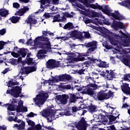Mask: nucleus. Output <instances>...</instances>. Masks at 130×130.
I'll list each match as a JSON object with an SVG mask.
<instances>
[{"label":"nucleus","instance_id":"72a5a7b5","mask_svg":"<svg viewBox=\"0 0 130 130\" xmlns=\"http://www.w3.org/2000/svg\"><path fill=\"white\" fill-rule=\"evenodd\" d=\"M75 38L76 39H80V40L84 39V36H83V32L77 31V34Z\"/></svg>","mask_w":130,"mask_h":130},{"label":"nucleus","instance_id":"49530a36","mask_svg":"<svg viewBox=\"0 0 130 130\" xmlns=\"http://www.w3.org/2000/svg\"><path fill=\"white\" fill-rule=\"evenodd\" d=\"M6 44H7V42H4L3 41H0V50L4 49V47Z\"/></svg>","mask_w":130,"mask_h":130},{"label":"nucleus","instance_id":"6e6552de","mask_svg":"<svg viewBox=\"0 0 130 130\" xmlns=\"http://www.w3.org/2000/svg\"><path fill=\"white\" fill-rule=\"evenodd\" d=\"M76 127L79 130H87V122L85 118L82 117L80 120L76 123Z\"/></svg>","mask_w":130,"mask_h":130},{"label":"nucleus","instance_id":"de8ad7c7","mask_svg":"<svg viewBox=\"0 0 130 130\" xmlns=\"http://www.w3.org/2000/svg\"><path fill=\"white\" fill-rule=\"evenodd\" d=\"M71 38L70 37V34H67L66 36L61 37V40L66 41V40H69Z\"/></svg>","mask_w":130,"mask_h":130},{"label":"nucleus","instance_id":"5701e85b","mask_svg":"<svg viewBox=\"0 0 130 130\" xmlns=\"http://www.w3.org/2000/svg\"><path fill=\"white\" fill-rule=\"evenodd\" d=\"M45 53H46V51H45V50L42 49L39 50L37 55L38 58H44V57H45Z\"/></svg>","mask_w":130,"mask_h":130},{"label":"nucleus","instance_id":"4c0bfd02","mask_svg":"<svg viewBox=\"0 0 130 130\" xmlns=\"http://www.w3.org/2000/svg\"><path fill=\"white\" fill-rule=\"evenodd\" d=\"M52 17H53V20L52 21L53 23H54L55 22H60V21H59V18H60V14H56L55 16Z\"/></svg>","mask_w":130,"mask_h":130},{"label":"nucleus","instance_id":"0e129e2a","mask_svg":"<svg viewBox=\"0 0 130 130\" xmlns=\"http://www.w3.org/2000/svg\"><path fill=\"white\" fill-rule=\"evenodd\" d=\"M49 112H50V116H52L54 115V113H55V111L52 109L49 110Z\"/></svg>","mask_w":130,"mask_h":130},{"label":"nucleus","instance_id":"2eb2a0df","mask_svg":"<svg viewBox=\"0 0 130 130\" xmlns=\"http://www.w3.org/2000/svg\"><path fill=\"white\" fill-rule=\"evenodd\" d=\"M79 93H77V96L74 93H70L69 94V100L71 103H76L77 102V100L78 99H81V98L79 96Z\"/></svg>","mask_w":130,"mask_h":130},{"label":"nucleus","instance_id":"39448f33","mask_svg":"<svg viewBox=\"0 0 130 130\" xmlns=\"http://www.w3.org/2000/svg\"><path fill=\"white\" fill-rule=\"evenodd\" d=\"M107 38L110 42V43L114 46H118V39H120L121 37L118 35H117L112 32H110V35H107Z\"/></svg>","mask_w":130,"mask_h":130},{"label":"nucleus","instance_id":"69168bd1","mask_svg":"<svg viewBox=\"0 0 130 130\" xmlns=\"http://www.w3.org/2000/svg\"><path fill=\"white\" fill-rule=\"evenodd\" d=\"M36 114H34V113L31 112L30 113L27 115V117H34L35 116Z\"/></svg>","mask_w":130,"mask_h":130},{"label":"nucleus","instance_id":"c85d7f7f","mask_svg":"<svg viewBox=\"0 0 130 130\" xmlns=\"http://www.w3.org/2000/svg\"><path fill=\"white\" fill-rule=\"evenodd\" d=\"M60 76L61 75L56 76L52 77V79H49L50 82H52L53 83H58L59 82H60Z\"/></svg>","mask_w":130,"mask_h":130},{"label":"nucleus","instance_id":"c9c22d12","mask_svg":"<svg viewBox=\"0 0 130 130\" xmlns=\"http://www.w3.org/2000/svg\"><path fill=\"white\" fill-rule=\"evenodd\" d=\"M123 45L124 47H128L130 46V40H123Z\"/></svg>","mask_w":130,"mask_h":130},{"label":"nucleus","instance_id":"b1692460","mask_svg":"<svg viewBox=\"0 0 130 130\" xmlns=\"http://www.w3.org/2000/svg\"><path fill=\"white\" fill-rule=\"evenodd\" d=\"M63 28L64 30H72L74 28V24L72 22H68L63 26Z\"/></svg>","mask_w":130,"mask_h":130},{"label":"nucleus","instance_id":"4be33fe9","mask_svg":"<svg viewBox=\"0 0 130 130\" xmlns=\"http://www.w3.org/2000/svg\"><path fill=\"white\" fill-rule=\"evenodd\" d=\"M100 116L102 122H108V119H109V113H105V115L101 114Z\"/></svg>","mask_w":130,"mask_h":130},{"label":"nucleus","instance_id":"20e7f679","mask_svg":"<svg viewBox=\"0 0 130 130\" xmlns=\"http://www.w3.org/2000/svg\"><path fill=\"white\" fill-rule=\"evenodd\" d=\"M37 98H34V101H35L37 105H43L46 101L47 98H48V93L41 92L39 94L37 95Z\"/></svg>","mask_w":130,"mask_h":130},{"label":"nucleus","instance_id":"a878e982","mask_svg":"<svg viewBox=\"0 0 130 130\" xmlns=\"http://www.w3.org/2000/svg\"><path fill=\"white\" fill-rule=\"evenodd\" d=\"M98 60L100 62V63H98V64L99 68H108V66H107V62L106 61H103L100 59H99Z\"/></svg>","mask_w":130,"mask_h":130},{"label":"nucleus","instance_id":"a19ab883","mask_svg":"<svg viewBox=\"0 0 130 130\" xmlns=\"http://www.w3.org/2000/svg\"><path fill=\"white\" fill-rule=\"evenodd\" d=\"M103 46H104L106 49L109 50L112 49V46L109 45L108 43L106 42L103 44Z\"/></svg>","mask_w":130,"mask_h":130},{"label":"nucleus","instance_id":"774afa93","mask_svg":"<svg viewBox=\"0 0 130 130\" xmlns=\"http://www.w3.org/2000/svg\"><path fill=\"white\" fill-rule=\"evenodd\" d=\"M0 130H7V126L5 125H0Z\"/></svg>","mask_w":130,"mask_h":130},{"label":"nucleus","instance_id":"09e8293b","mask_svg":"<svg viewBox=\"0 0 130 130\" xmlns=\"http://www.w3.org/2000/svg\"><path fill=\"white\" fill-rule=\"evenodd\" d=\"M26 121H27L28 125H31V126H34V125H35V122H34V121H33L30 119L26 120Z\"/></svg>","mask_w":130,"mask_h":130},{"label":"nucleus","instance_id":"5fc2aeb1","mask_svg":"<svg viewBox=\"0 0 130 130\" xmlns=\"http://www.w3.org/2000/svg\"><path fill=\"white\" fill-rule=\"evenodd\" d=\"M113 116H115L116 118H119V113L116 111L114 113L112 114Z\"/></svg>","mask_w":130,"mask_h":130},{"label":"nucleus","instance_id":"f8f14e48","mask_svg":"<svg viewBox=\"0 0 130 130\" xmlns=\"http://www.w3.org/2000/svg\"><path fill=\"white\" fill-rule=\"evenodd\" d=\"M70 98L69 95L66 94L61 95H58L56 96V99L58 101H59L60 104H67L68 103V100Z\"/></svg>","mask_w":130,"mask_h":130},{"label":"nucleus","instance_id":"9b49d317","mask_svg":"<svg viewBox=\"0 0 130 130\" xmlns=\"http://www.w3.org/2000/svg\"><path fill=\"white\" fill-rule=\"evenodd\" d=\"M107 74V75H106ZM103 76L104 77L106 76L107 79L109 81H112L114 78H115V73L113 72V70H110V71L109 70H106V72L104 71H103Z\"/></svg>","mask_w":130,"mask_h":130},{"label":"nucleus","instance_id":"bb28decb","mask_svg":"<svg viewBox=\"0 0 130 130\" xmlns=\"http://www.w3.org/2000/svg\"><path fill=\"white\" fill-rule=\"evenodd\" d=\"M14 103H15L16 105L13 103L10 104V105L7 108L8 110H10V111H15V110H16V108H15V107L17 106V102H14Z\"/></svg>","mask_w":130,"mask_h":130},{"label":"nucleus","instance_id":"393cba45","mask_svg":"<svg viewBox=\"0 0 130 130\" xmlns=\"http://www.w3.org/2000/svg\"><path fill=\"white\" fill-rule=\"evenodd\" d=\"M88 111H89L90 113H94V112H96L97 111L96 110V109H97V107L91 104V105L88 107Z\"/></svg>","mask_w":130,"mask_h":130},{"label":"nucleus","instance_id":"6ab92c4d","mask_svg":"<svg viewBox=\"0 0 130 130\" xmlns=\"http://www.w3.org/2000/svg\"><path fill=\"white\" fill-rule=\"evenodd\" d=\"M28 52H29V50L24 48H20L19 51H17V53H18L19 55H21L22 57H25Z\"/></svg>","mask_w":130,"mask_h":130},{"label":"nucleus","instance_id":"f3484780","mask_svg":"<svg viewBox=\"0 0 130 130\" xmlns=\"http://www.w3.org/2000/svg\"><path fill=\"white\" fill-rule=\"evenodd\" d=\"M121 90L126 95H130V87L127 83H124L123 85H121Z\"/></svg>","mask_w":130,"mask_h":130},{"label":"nucleus","instance_id":"052dcab7","mask_svg":"<svg viewBox=\"0 0 130 130\" xmlns=\"http://www.w3.org/2000/svg\"><path fill=\"white\" fill-rule=\"evenodd\" d=\"M63 89L70 90V89L72 88V86L70 84H67V85H63Z\"/></svg>","mask_w":130,"mask_h":130},{"label":"nucleus","instance_id":"79ce46f5","mask_svg":"<svg viewBox=\"0 0 130 130\" xmlns=\"http://www.w3.org/2000/svg\"><path fill=\"white\" fill-rule=\"evenodd\" d=\"M24 13L23 12V10L22 9H19L18 10V11L16 12L15 15V16H24Z\"/></svg>","mask_w":130,"mask_h":130},{"label":"nucleus","instance_id":"bf43d9fd","mask_svg":"<svg viewBox=\"0 0 130 130\" xmlns=\"http://www.w3.org/2000/svg\"><path fill=\"white\" fill-rule=\"evenodd\" d=\"M21 10L22 12H23V13L25 14V13H26V12L29 11V8H28V6H24Z\"/></svg>","mask_w":130,"mask_h":130},{"label":"nucleus","instance_id":"13d9d810","mask_svg":"<svg viewBox=\"0 0 130 130\" xmlns=\"http://www.w3.org/2000/svg\"><path fill=\"white\" fill-rule=\"evenodd\" d=\"M84 34V36L85 38H86L87 39H89V38H90V35L89 32L85 31Z\"/></svg>","mask_w":130,"mask_h":130},{"label":"nucleus","instance_id":"1a4fd4ad","mask_svg":"<svg viewBox=\"0 0 130 130\" xmlns=\"http://www.w3.org/2000/svg\"><path fill=\"white\" fill-rule=\"evenodd\" d=\"M84 46L87 48H89L87 50V52L90 53V52L96 50V49L97 48V42L96 41H93L88 43H85Z\"/></svg>","mask_w":130,"mask_h":130},{"label":"nucleus","instance_id":"f257e3e1","mask_svg":"<svg viewBox=\"0 0 130 130\" xmlns=\"http://www.w3.org/2000/svg\"><path fill=\"white\" fill-rule=\"evenodd\" d=\"M34 43L35 45H39L40 44L42 48L45 49H49L51 46L49 39L47 37H38L34 41Z\"/></svg>","mask_w":130,"mask_h":130},{"label":"nucleus","instance_id":"c03bdc74","mask_svg":"<svg viewBox=\"0 0 130 130\" xmlns=\"http://www.w3.org/2000/svg\"><path fill=\"white\" fill-rule=\"evenodd\" d=\"M83 21L85 24H89V23H92V19H89L87 17H83Z\"/></svg>","mask_w":130,"mask_h":130},{"label":"nucleus","instance_id":"603ef678","mask_svg":"<svg viewBox=\"0 0 130 130\" xmlns=\"http://www.w3.org/2000/svg\"><path fill=\"white\" fill-rule=\"evenodd\" d=\"M123 63L125 64V66H128L129 64V61L128 60V59L124 58L123 59V61H122Z\"/></svg>","mask_w":130,"mask_h":130},{"label":"nucleus","instance_id":"6e6d98bb","mask_svg":"<svg viewBox=\"0 0 130 130\" xmlns=\"http://www.w3.org/2000/svg\"><path fill=\"white\" fill-rule=\"evenodd\" d=\"M35 129L36 130H41L42 127L40 124H37L34 127Z\"/></svg>","mask_w":130,"mask_h":130},{"label":"nucleus","instance_id":"412c9836","mask_svg":"<svg viewBox=\"0 0 130 130\" xmlns=\"http://www.w3.org/2000/svg\"><path fill=\"white\" fill-rule=\"evenodd\" d=\"M26 22L27 24H29L30 26H32V25H35V24L38 23L36 19L31 17V16L28 17Z\"/></svg>","mask_w":130,"mask_h":130},{"label":"nucleus","instance_id":"3c124183","mask_svg":"<svg viewBox=\"0 0 130 130\" xmlns=\"http://www.w3.org/2000/svg\"><path fill=\"white\" fill-rule=\"evenodd\" d=\"M77 8H79L81 10H84V11L86 10V8H85V6H84V5H81V4H79L78 2H77Z\"/></svg>","mask_w":130,"mask_h":130},{"label":"nucleus","instance_id":"ea45409f","mask_svg":"<svg viewBox=\"0 0 130 130\" xmlns=\"http://www.w3.org/2000/svg\"><path fill=\"white\" fill-rule=\"evenodd\" d=\"M78 1L79 3L83 4L86 7H89L88 2H90V0H78Z\"/></svg>","mask_w":130,"mask_h":130},{"label":"nucleus","instance_id":"37998d69","mask_svg":"<svg viewBox=\"0 0 130 130\" xmlns=\"http://www.w3.org/2000/svg\"><path fill=\"white\" fill-rule=\"evenodd\" d=\"M9 61L10 62V63H11V64H13V66H15V64H18V60H17V59L11 58L9 60Z\"/></svg>","mask_w":130,"mask_h":130},{"label":"nucleus","instance_id":"7ed1b4c3","mask_svg":"<svg viewBox=\"0 0 130 130\" xmlns=\"http://www.w3.org/2000/svg\"><path fill=\"white\" fill-rule=\"evenodd\" d=\"M112 96H113V92L111 90H109L107 93L104 91H99L97 95H93V99L99 100V101H103V100H107V99L111 98Z\"/></svg>","mask_w":130,"mask_h":130},{"label":"nucleus","instance_id":"c756f323","mask_svg":"<svg viewBox=\"0 0 130 130\" xmlns=\"http://www.w3.org/2000/svg\"><path fill=\"white\" fill-rule=\"evenodd\" d=\"M90 7L91 9H93L94 10L99 9V10H100H100H101V9H102V6L99 5L98 3H96V5H95V4H90Z\"/></svg>","mask_w":130,"mask_h":130},{"label":"nucleus","instance_id":"9d476101","mask_svg":"<svg viewBox=\"0 0 130 130\" xmlns=\"http://www.w3.org/2000/svg\"><path fill=\"white\" fill-rule=\"evenodd\" d=\"M11 93L12 96H13L15 98H18V97H20L22 98V97H23V94L20 95V94L22 93V88H20L19 86L13 87L11 89Z\"/></svg>","mask_w":130,"mask_h":130},{"label":"nucleus","instance_id":"473e14b6","mask_svg":"<svg viewBox=\"0 0 130 130\" xmlns=\"http://www.w3.org/2000/svg\"><path fill=\"white\" fill-rule=\"evenodd\" d=\"M116 120V118L115 116H113L112 114H109V123H112L113 121H115Z\"/></svg>","mask_w":130,"mask_h":130},{"label":"nucleus","instance_id":"423d86ee","mask_svg":"<svg viewBox=\"0 0 130 130\" xmlns=\"http://www.w3.org/2000/svg\"><path fill=\"white\" fill-rule=\"evenodd\" d=\"M60 61H56L53 59H49L46 63L47 69L49 70H53L55 68H59L60 67Z\"/></svg>","mask_w":130,"mask_h":130},{"label":"nucleus","instance_id":"4d7b16f0","mask_svg":"<svg viewBox=\"0 0 130 130\" xmlns=\"http://www.w3.org/2000/svg\"><path fill=\"white\" fill-rule=\"evenodd\" d=\"M85 80H86V81L87 82V83H89V84H91V81H93L92 77L89 76L86 77Z\"/></svg>","mask_w":130,"mask_h":130},{"label":"nucleus","instance_id":"cd10ccee","mask_svg":"<svg viewBox=\"0 0 130 130\" xmlns=\"http://www.w3.org/2000/svg\"><path fill=\"white\" fill-rule=\"evenodd\" d=\"M9 15V11L5 9H0V16L1 17H7Z\"/></svg>","mask_w":130,"mask_h":130},{"label":"nucleus","instance_id":"7c9ffc66","mask_svg":"<svg viewBox=\"0 0 130 130\" xmlns=\"http://www.w3.org/2000/svg\"><path fill=\"white\" fill-rule=\"evenodd\" d=\"M9 53H11V55H12L13 57H16V58L20 56V54L18 53H16L15 52L8 51L4 52V54H9Z\"/></svg>","mask_w":130,"mask_h":130},{"label":"nucleus","instance_id":"680f3d73","mask_svg":"<svg viewBox=\"0 0 130 130\" xmlns=\"http://www.w3.org/2000/svg\"><path fill=\"white\" fill-rule=\"evenodd\" d=\"M13 8L15 9H18V8H20V4L18 3H14L13 4Z\"/></svg>","mask_w":130,"mask_h":130},{"label":"nucleus","instance_id":"e433bc0d","mask_svg":"<svg viewBox=\"0 0 130 130\" xmlns=\"http://www.w3.org/2000/svg\"><path fill=\"white\" fill-rule=\"evenodd\" d=\"M42 116L47 117L50 116V114L49 110H46L43 111Z\"/></svg>","mask_w":130,"mask_h":130},{"label":"nucleus","instance_id":"4468645a","mask_svg":"<svg viewBox=\"0 0 130 130\" xmlns=\"http://www.w3.org/2000/svg\"><path fill=\"white\" fill-rule=\"evenodd\" d=\"M17 112H27L28 108L26 107H24L23 105V102L21 103H19L18 105L16 107Z\"/></svg>","mask_w":130,"mask_h":130},{"label":"nucleus","instance_id":"8fccbe9b","mask_svg":"<svg viewBox=\"0 0 130 130\" xmlns=\"http://www.w3.org/2000/svg\"><path fill=\"white\" fill-rule=\"evenodd\" d=\"M43 16L45 17V19H48V18H51V17H52L51 13H45Z\"/></svg>","mask_w":130,"mask_h":130},{"label":"nucleus","instance_id":"f704fd0d","mask_svg":"<svg viewBox=\"0 0 130 130\" xmlns=\"http://www.w3.org/2000/svg\"><path fill=\"white\" fill-rule=\"evenodd\" d=\"M26 63L27 66H30V64H34V62L33 61V58H25Z\"/></svg>","mask_w":130,"mask_h":130},{"label":"nucleus","instance_id":"dca6fc26","mask_svg":"<svg viewBox=\"0 0 130 130\" xmlns=\"http://www.w3.org/2000/svg\"><path fill=\"white\" fill-rule=\"evenodd\" d=\"M112 26L115 29V30H117L118 28L120 29H124V24L120 21L117 22V21L114 20Z\"/></svg>","mask_w":130,"mask_h":130},{"label":"nucleus","instance_id":"aec40b11","mask_svg":"<svg viewBox=\"0 0 130 130\" xmlns=\"http://www.w3.org/2000/svg\"><path fill=\"white\" fill-rule=\"evenodd\" d=\"M25 125H26L25 122L22 121L21 122V123L19 125L18 124H14L13 126V128H15L16 127V129H18V130H24L25 129Z\"/></svg>","mask_w":130,"mask_h":130},{"label":"nucleus","instance_id":"864d4df0","mask_svg":"<svg viewBox=\"0 0 130 130\" xmlns=\"http://www.w3.org/2000/svg\"><path fill=\"white\" fill-rule=\"evenodd\" d=\"M64 16L66 17V18H74V15H71V14L68 12H65L64 13Z\"/></svg>","mask_w":130,"mask_h":130},{"label":"nucleus","instance_id":"ddd939ff","mask_svg":"<svg viewBox=\"0 0 130 130\" xmlns=\"http://www.w3.org/2000/svg\"><path fill=\"white\" fill-rule=\"evenodd\" d=\"M86 87H85L83 86V87H80L79 89H78V91L79 92H81V91H83V90H84L83 92L84 94H87V95H89L90 96V97H94V95H95V93H94V90L90 88H88L86 89Z\"/></svg>","mask_w":130,"mask_h":130},{"label":"nucleus","instance_id":"a211bd4d","mask_svg":"<svg viewBox=\"0 0 130 130\" xmlns=\"http://www.w3.org/2000/svg\"><path fill=\"white\" fill-rule=\"evenodd\" d=\"M72 76L70 75L64 74L60 76V82H67V81H71L72 80Z\"/></svg>","mask_w":130,"mask_h":130},{"label":"nucleus","instance_id":"338daca9","mask_svg":"<svg viewBox=\"0 0 130 130\" xmlns=\"http://www.w3.org/2000/svg\"><path fill=\"white\" fill-rule=\"evenodd\" d=\"M42 34V36L40 37H46V36H47V31L43 30Z\"/></svg>","mask_w":130,"mask_h":130},{"label":"nucleus","instance_id":"f03ea898","mask_svg":"<svg viewBox=\"0 0 130 130\" xmlns=\"http://www.w3.org/2000/svg\"><path fill=\"white\" fill-rule=\"evenodd\" d=\"M107 8H108V6H105V9H103V7L102 6V8L100 9V11H102V12L104 13V14H106V15L113 17L114 19L118 20V21H121V20H123L124 19V17L118 12V11H115V13H111Z\"/></svg>","mask_w":130,"mask_h":130},{"label":"nucleus","instance_id":"58836bf2","mask_svg":"<svg viewBox=\"0 0 130 130\" xmlns=\"http://www.w3.org/2000/svg\"><path fill=\"white\" fill-rule=\"evenodd\" d=\"M77 33H78V30L76 29L74 30H73L70 33L69 37H71V38H72V37H75V38H76V37H77Z\"/></svg>","mask_w":130,"mask_h":130},{"label":"nucleus","instance_id":"a18cd8bd","mask_svg":"<svg viewBox=\"0 0 130 130\" xmlns=\"http://www.w3.org/2000/svg\"><path fill=\"white\" fill-rule=\"evenodd\" d=\"M74 61H84L85 60V57H75L73 58Z\"/></svg>","mask_w":130,"mask_h":130},{"label":"nucleus","instance_id":"e2e57ef3","mask_svg":"<svg viewBox=\"0 0 130 130\" xmlns=\"http://www.w3.org/2000/svg\"><path fill=\"white\" fill-rule=\"evenodd\" d=\"M108 130H116L114 125H111L108 127Z\"/></svg>","mask_w":130,"mask_h":130},{"label":"nucleus","instance_id":"2f4dec72","mask_svg":"<svg viewBox=\"0 0 130 130\" xmlns=\"http://www.w3.org/2000/svg\"><path fill=\"white\" fill-rule=\"evenodd\" d=\"M21 19L20 17H17V16H13L11 18V22L13 24H16V23H18V21L20 20Z\"/></svg>","mask_w":130,"mask_h":130},{"label":"nucleus","instance_id":"0eeeda50","mask_svg":"<svg viewBox=\"0 0 130 130\" xmlns=\"http://www.w3.org/2000/svg\"><path fill=\"white\" fill-rule=\"evenodd\" d=\"M37 70V67L36 66H27V67H23L21 68L20 73L22 75L25 73L26 75H29L30 73H33L36 72Z\"/></svg>","mask_w":130,"mask_h":130}]
</instances>
